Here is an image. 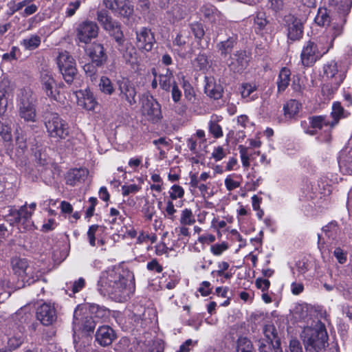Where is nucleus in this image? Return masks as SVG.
<instances>
[{
    "label": "nucleus",
    "instance_id": "nucleus-1",
    "mask_svg": "<svg viewBox=\"0 0 352 352\" xmlns=\"http://www.w3.org/2000/svg\"><path fill=\"white\" fill-rule=\"evenodd\" d=\"M120 267H112L102 272L98 283V289L103 296H109L119 300L129 296L131 289L129 280Z\"/></svg>",
    "mask_w": 352,
    "mask_h": 352
},
{
    "label": "nucleus",
    "instance_id": "nucleus-2",
    "mask_svg": "<svg viewBox=\"0 0 352 352\" xmlns=\"http://www.w3.org/2000/svg\"><path fill=\"white\" fill-rule=\"evenodd\" d=\"M331 48V44L328 43V39L320 36L316 41H309L303 46L300 59L305 67L313 65L317 60L327 54Z\"/></svg>",
    "mask_w": 352,
    "mask_h": 352
},
{
    "label": "nucleus",
    "instance_id": "nucleus-3",
    "mask_svg": "<svg viewBox=\"0 0 352 352\" xmlns=\"http://www.w3.org/2000/svg\"><path fill=\"white\" fill-rule=\"evenodd\" d=\"M36 99L29 89L20 90L17 97V107L19 116L26 122H35Z\"/></svg>",
    "mask_w": 352,
    "mask_h": 352
},
{
    "label": "nucleus",
    "instance_id": "nucleus-4",
    "mask_svg": "<svg viewBox=\"0 0 352 352\" xmlns=\"http://www.w3.org/2000/svg\"><path fill=\"white\" fill-rule=\"evenodd\" d=\"M301 337L307 348L322 349L325 346L328 336L324 326L320 323L316 327L304 328Z\"/></svg>",
    "mask_w": 352,
    "mask_h": 352
},
{
    "label": "nucleus",
    "instance_id": "nucleus-5",
    "mask_svg": "<svg viewBox=\"0 0 352 352\" xmlns=\"http://www.w3.org/2000/svg\"><path fill=\"white\" fill-rule=\"evenodd\" d=\"M345 69L340 63L334 60H331L323 67V78L328 81L327 85H324L322 90L325 87H331V91L336 90L345 78Z\"/></svg>",
    "mask_w": 352,
    "mask_h": 352
},
{
    "label": "nucleus",
    "instance_id": "nucleus-6",
    "mask_svg": "<svg viewBox=\"0 0 352 352\" xmlns=\"http://www.w3.org/2000/svg\"><path fill=\"white\" fill-rule=\"evenodd\" d=\"M45 125L51 138L65 139L69 135L67 124L56 113L46 114L45 116Z\"/></svg>",
    "mask_w": 352,
    "mask_h": 352
},
{
    "label": "nucleus",
    "instance_id": "nucleus-7",
    "mask_svg": "<svg viewBox=\"0 0 352 352\" xmlns=\"http://www.w3.org/2000/svg\"><path fill=\"white\" fill-rule=\"evenodd\" d=\"M36 208V203L33 202L28 205L25 203L19 210L10 209L9 212L10 221L11 225L21 224L25 230L32 225V216Z\"/></svg>",
    "mask_w": 352,
    "mask_h": 352
},
{
    "label": "nucleus",
    "instance_id": "nucleus-8",
    "mask_svg": "<svg viewBox=\"0 0 352 352\" xmlns=\"http://www.w3.org/2000/svg\"><path fill=\"white\" fill-rule=\"evenodd\" d=\"M57 64L65 80L71 83L77 73L73 57L67 51L60 52L57 57Z\"/></svg>",
    "mask_w": 352,
    "mask_h": 352
},
{
    "label": "nucleus",
    "instance_id": "nucleus-9",
    "mask_svg": "<svg viewBox=\"0 0 352 352\" xmlns=\"http://www.w3.org/2000/svg\"><path fill=\"white\" fill-rule=\"evenodd\" d=\"M99 27L94 21L85 20L80 23L76 28L77 40L82 43L88 44L92 39L98 37Z\"/></svg>",
    "mask_w": 352,
    "mask_h": 352
},
{
    "label": "nucleus",
    "instance_id": "nucleus-10",
    "mask_svg": "<svg viewBox=\"0 0 352 352\" xmlns=\"http://www.w3.org/2000/svg\"><path fill=\"white\" fill-rule=\"evenodd\" d=\"M142 112L152 123H157L162 119L161 105L152 96H147L142 100Z\"/></svg>",
    "mask_w": 352,
    "mask_h": 352
},
{
    "label": "nucleus",
    "instance_id": "nucleus-11",
    "mask_svg": "<svg viewBox=\"0 0 352 352\" xmlns=\"http://www.w3.org/2000/svg\"><path fill=\"white\" fill-rule=\"evenodd\" d=\"M97 21L102 26L104 30L109 32L111 34L115 35L116 41L121 44L122 42V33L120 30L118 22L114 21L106 10H100L97 12Z\"/></svg>",
    "mask_w": 352,
    "mask_h": 352
},
{
    "label": "nucleus",
    "instance_id": "nucleus-12",
    "mask_svg": "<svg viewBox=\"0 0 352 352\" xmlns=\"http://www.w3.org/2000/svg\"><path fill=\"white\" fill-rule=\"evenodd\" d=\"M95 322L93 318L82 311V309L76 308L74 313L73 329L76 331H93Z\"/></svg>",
    "mask_w": 352,
    "mask_h": 352
},
{
    "label": "nucleus",
    "instance_id": "nucleus-13",
    "mask_svg": "<svg viewBox=\"0 0 352 352\" xmlns=\"http://www.w3.org/2000/svg\"><path fill=\"white\" fill-rule=\"evenodd\" d=\"M155 42L151 30L142 28L136 31V47L142 52H150Z\"/></svg>",
    "mask_w": 352,
    "mask_h": 352
},
{
    "label": "nucleus",
    "instance_id": "nucleus-14",
    "mask_svg": "<svg viewBox=\"0 0 352 352\" xmlns=\"http://www.w3.org/2000/svg\"><path fill=\"white\" fill-rule=\"evenodd\" d=\"M120 96L125 100L129 105H133L136 103V89L134 85L126 78H122L117 82Z\"/></svg>",
    "mask_w": 352,
    "mask_h": 352
},
{
    "label": "nucleus",
    "instance_id": "nucleus-15",
    "mask_svg": "<svg viewBox=\"0 0 352 352\" xmlns=\"http://www.w3.org/2000/svg\"><path fill=\"white\" fill-rule=\"evenodd\" d=\"M36 317L43 325L48 326L56 320V311L53 305L44 303L38 308Z\"/></svg>",
    "mask_w": 352,
    "mask_h": 352
},
{
    "label": "nucleus",
    "instance_id": "nucleus-16",
    "mask_svg": "<svg viewBox=\"0 0 352 352\" xmlns=\"http://www.w3.org/2000/svg\"><path fill=\"white\" fill-rule=\"evenodd\" d=\"M250 57L245 51H237L231 57L228 66L234 73H241L248 65Z\"/></svg>",
    "mask_w": 352,
    "mask_h": 352
},
{
    "label": "nucleus",
    "instance_id": "nucleus-17",
    "mask_svg": "<svg viewBox=\"0 0 352 352\" xmlns=\"http://www.w3.org/2000/svg\"><path fill=\"white\" fill-rule=\"evenodd\" d=\"M287 38L292 41L300 40L303 34V25L299 19L289 16L287 19Z\"/></svg>",
    "mask_w": 352,
    "mask_h": 352
},
{
    "label": "nucleus",
    "instance_id": "nucleus-18",
    "mask_svg": "<svg viewBox=\"0 0 352 352\" xmlns=\"http://www.w3.org/2000/svg\"><path fill=\"white\" fill-rule=\"evenodd\" d=\"M41 84L47 96L57 100V96L58 95V85L49 72L41 74Z\"/></svg>",
    "mask_w": 352,
    "mask_h": 352
},
{
    "label": "nucleus",
    "instance_id": "nucleus-19",
    "mask_svg": "<svg viewBox=\"0 0 352 352\" xmlns=\"http://www.w3.org/2000/svg\"><path fill=\"white\" fill-rule=\"evenodd\" d=\"M116 337L113 329L107 325L100 327L96 333V340L103 346L110 345Z\"/></svg>",
    "mask_w": 352,
    "mask_h": 352
},
{
    "label": "nucleus",
    "instance_id": "nucleus-20",
    "mask_svg": "<svg viewBox=\"0 0 352 352\" xmlns=\"http://www.w3.org/2000/svg\"><path fill=\"white\" fill-rule=\"evenodd\" d=\"M88 54L92 63L98 67L102 66L107 58L104 47L100 43H94L88 50Z\"/></svg>",
    "mask_w": 352,
    "mask_h": 352
},
{
    "label": "nucleus",
    "instance_id": "nucleus-21",
    "mask_svg": "<svg viewBox=\"0 0 352 352\" xmlns=\"http://www.w3.org/2000/svg\"><path fill=\"white\" fill-rule=\"evenodd\" d=\"M340 170L347 175H352V150L345 148L340 151L338 157Z\"/></svg>",
    "mask_w": 352,
    "mask_h": 352
},
{
    "label": "nucleus",
    "instance_id": "nucleus-22",
    "mask_svg": "<svg viewBox=\"0 0 352 352\" xmlns=\"http://www.w3.org/2000/svg\"><path fill=\"white\" fill-rule=\"evenodd\" d=\"M11 266L14 273L21 278L23 275L29 274L32 268L26 258L14 257L11 260Z\"/></svg>",
    "mask_w": 352,
    "mask_h": 352
},
{
    "label": "nucleus",
    "instance_id": "nucleus-23",
    "mask_svg": "<svg viewBox=\"0 0 352 352\" xmlns=\"http://www.w3.org/2000/svg\"><path fill=\"white\" fill-rule=\"evenodd\" d=\"M223 87L221 84L217 82L214 78H206L205 93L210 98L218 100L223 94Z\"/></svg>",
    "mask_w": 352,
    "mask_h": 352
},
{
    "label": "nucleus",
    "instance_id": "nucleus-24",
    "mask_svg": "<svg viewBox=\"0 0 352 352\" xmlns=\"http://www.w3.org/2000/svg\"><path fill=\"white\" fill-rule=\"evenodd\" d=\"M78 104L87 110H94L97 102L93 94L88 90L80 91L78 95Z\"/></svg>",
    "mask_w": 352,
    "mask_h": 352
},
{
    "label": "nucleus",
    "instance_id": "nucleus-25",
    "mask_svg": "<svg viewBox=\"0 0 352 352\" xmlns=\"http://www.w3.org/2000/svg\"><path fill=\"white\" fill-rule=\"evenodd\" d=\"M117 9L116 14L119 16L129 18L134 12V7L129 0H116Z\"/></svg>",
    "mask_w": 352,
    "mask_h": 352
},
{
    "label": "nucleus",
    "instance_id": "nucleus-26",
    "mask_svg": "<svg viewBox=\"0 0 352 352\" xmlns=\"http://www.w3.org/2000/svg\"><path fill=\"white\" fill-rule=\"evenodd\" d=\"M159 85L166 91H169L171 87L174 83L173 74L169 69H166L165 73L161 74L158 76Z\"/></svg>",
    "mask_w": 352,
    "mask_h": 352
},
{
    "label": "nucleus",
    "instance_id": "nucleus-27",
    "mask_svg": "<svg viewBox=\"0 0 352 352\" xmlns=\"http://www.w3.org/2000/svg\"><path fill=\"white\" fill-rule=\"evenodd\" d=\"M87 175L88 170L86 168L73 169L67 175V184L74 186L77 182L84 179Z\"/></svg>",
    "mask_w": 352,
    "mask_h": 352
},
{
    "label": "nucleus",
    "instance_id": "nucleus-28",
    "mask_svg": "<svg viewBox=\"0 0 352 352\" xmlns=\"http://www.w3.org/2000/svg\"><path fill=\"white\" fill-rule=\"evenodd\" d=\"M342 25L343 21L340 19L339 21H332L328 29V34L324 36L328 39V43L331 44V47L335 38L342 34Z\"/></svg>",
    "mask_w": 352,
    "mask_h": 352
},
{
    "label": "nucleus",
    "instance_id": "nucleus-29",
    "mask_svg": "<svg viewBox=\"0 0 352 352\" xmlns=\"http://www.w3.org/2000/svg\"><path fill=\"white\" fill-rule=\"evenodd\" d=\"M301 104L296 100H290L283 107L284 116L286 118H293L299 112Z\"/></svg>",
    "mask_w": 352,
    "mask_h": 352
},
{
    "label": "nucleus",
    "instance_id": "nucleus-30",
    "mask_svg": "<svg viewBox=\"0 0 352 352\" xmlns=\"http://www.w3.org/2000/svg\"><path fill=\"white\" fill-rule=\"evenodd\" d=\"M221 120V117L212 116L208 122L209 132L214 138L223 137V133L221 126L219 124V122Z\"/></svg>",
    "mask_w": 352,
    "mask_h": 352
},
{
    "label": "nucleus",
    "instance_id": "nucleus-31",
    "mask_svg": "<svg viewBox=\"0 0 352 352\" xmlns=\"http://www.w3.org/2000/svg\"><path fill=\"white\" fill-rule=\"evenodd\" d=\"M257 89L255 83L245 82L240 87V92L242 98H247L248 100H254L257 98L256 94H254Z\"/></svg>",
    "mask_w": 352,
    "mask_h": 352
},
{
    "label": "nucleus",
    "instance_id": "nucleus-32",
    "mask_svg": "<svg viewBox=\"0 0 352 352\" xmlns=\"http://www.w3.org/2000/svg\"><path fill=\"white\" fill-rule=\"evenodd\" d=\"M41 42V38L36 34H31L21 41V45L25 50H34L38 47Z\"/></svg>",
    "mask_w": 352,
    "mask_h": 352
},
{
    "label": "nucleus",
    "instance_id": "nucleus-33",
    "mask_svg": "<svg viewBox=\"0 0 352 352\" xmlns=\"http://www.w3.org/2000/svg\"><path fill=\"white\" fill-rule=\"evenodd\" d=\"M291 72L289 69L283 67L278 75L277 81L278 89L279 91H283L287 87L290 82Z\"/></svg>",
    "mask_w": 352,
    "mask_h": 352
},
{
    "label": "nucleus",
    "instance_id": "nucleus-34",
    "mask_svg": "<svg viewBox=\"0 0 352 352\" xmlns=\"http://www.w3.org/2000/svg\"><path fill=\"white\" fill-rule=\"evenodd\" d=\"M269 21L266 18V14L264 12H257L254 20V27L257 33H261L263 31L266 30Z\"/></svg>",
    "mask_w": 352,
    "mask_h": 352
},
{
    "label": "nucleus",
    "instance_id": "nucleus-35",
    "mask_svg": "<svg viewBox=\"0 0 352 352\" xmlns=\"http://www.w3.org/2000/svg\"><path fill=\"white\" fill-rule=\"evenodd\" d=\"M322 232L328 239L335 240L338 236L340 230L338 223L336 221H332L322 228Z\"/></svg>",
    "mask_w": 352,
    "mask_h": 352
},
{
    "label": "nucleus",
    "instance_id": "nucleus-36",
    "mask_svg": "<svg viewBox=\"0 0 352 352\" xmlns=\"http://www.w3.org/2000/svg\"><path fill=\"white\" fill-rule=\"evenodd\" d=\"M309 315V308L306 304L297 305L293 313V316L296 321L305 320Z\"/></svg>",
    "mask_w": 352,
    "mask_h": 352
},
{
    "label": "nucleus",
    "instance_id": "nucleus-37",
    "mask_svg": "<svg viewBox=\"0 0 352 352\" xmlns=\"http://www.w3.org/2000/svg\"><path fill=\"white\" fill-rule=\"evenodd\" d=\"M99 89L101 92L106 95H111L115 91L112 82L107 76H102L100 78Z\"/></svg>",
    "mask_w": 352,
    "mask_h": 352
},
{
    "label": "nucleus",
    "instance_id": "nucleus-38",
    "mask_svg": "<svg viewBox=\"0 0 352 352\" xmlns=\"http://www.w3.org/2000/svg\"><path fill=\"white\" fill-rule=\"evenodd\" d=\"M310 124L313 129H321L324 126L331 127L329 118L323 116H316L310 118Z\"/></svg>",
    "mask_w": 352,
    "mask_h": 352
},
{
    "label": "nucleus",
    "instance_id": "nucleus-39",
    "mask_svg": "<svg viewBox=\"0 0 352 352\" xmlns=\"http://www.w3.org/2000/svg\"><path fill=\"white\" fill-rule=\"evenodd\" d=\"M30 267L32 268L30 274L23 275L21 279L23 282L27 283L28 285H30L39 279L41 276V272L37 269L34 265H30Z\"/></svg>",
    "mask_w": 352,
    "mask_h": 352
},
{
    "label": "nucleus",
    "instance_id": "nucleus-40",
    "mask_svg": "<svg viewBox=\"0 0 352 352\" xmlns=\"http://www.w3.org/2000/svg\"><path fill=\"white\" fill-rule=\"evenodd\" d=\"M344 111L342 107L339 102H334L332 106L331 117L333 120L331 121V127L334 126L338 122V120L344 118Z\"/></svg>",
    "mask_w": 352,
    "mask_h": 352
},
{
    "label": "nucleus",
    "instance_id": "nucleus-41",
    "mask_svg": "<svg viewBox=\"0 0 352 352\" xmlns=\"http://www.w3.org/2000/svg\"><path fill=\"white\" fill-rule=\"evenodd\" d=\"M179 223L183 226H192L195 223V218L190 209L185 208L182 211Z\"/></svg>",
    "mask_w": 352,
    "mask_h": 352
},
{
    "label": "nucleus",
    "instance_id": "nucleus-42",
    "mask_svg": "<svg viewBox=\"0 0 352 352\" xmlns=\"http://www.w3.org/2000/svg\"><path fill=\"white\" fill-rule=\"evenodd\" d=\"M315 22L320 26L329 24L330 22V16L326 8H320L318 9L317 15L315 17Z\"/></svg>",
    "mask_w": 352,
    "mask_h": 352
},
{
    "label": "nucleus",
    "instance_id": "nucleus-43",
    "mask_svg": "<svg viewBox=\"0 0 352 352\" xmlns=\"http://www.w3.org/2000/svg\"><path fill=\"white\" fill-rule=\"evenodd\" d=\"M91 338L89 336H85L81 342H77L74 339L75 347L77 352H92L91 346Z\"/></svg>",
    "mask_w": 352,
    "mask_h": 352
},
{
    "label": "nucleus",
    "instance_id": "nucleus-44",
    "mask_svg": "<svg viewBox=\"0 0 352 352\" xmlns=\"http://www.w3.org/2000/svg\"><path fill=\"white\" fill-rule=\"evenodd\" d=\"M236 352H254L253 345L246 338H240L237 341Z\"/></svg>",
    "mask_w": 352,
    "mask_h": 352
},
{
    "label": "nucleus",
    "instance_id": "nucleus-45",
    "mask_svg": "<svg viewBox=\"0 0 352 352\" xmlns=\"http://www.w3.org/2000/svg\"><path fill=\"white\" fill-rule=\"evenodd\" d=\"M175 232L179 241H182L184 245L188 242L190 234L186 226L180 225V226L175 228Z\"/></svg>",
    "mask_w": 352,
    "mask_h": 352
},
{
    "label": "nucleus",
    "instance_id": "nucleus-46",
    "mask_svg": "<svg viewBox=\"0 0 352 352\" xmlns=\"http://www.w3.org/2000/svg\"><path fill=\"white\" fill-rule=\"evenodd\" d=\"M194 65L199 70H206L210 67V61L206 55L200 54L194 60Z\"/></svg>",
    "mask_w": 352,
    "mask_h": 352
},
{
    "label": "nucleus",
    "instance_id": "nucleus-47",
    "mask_svg": "<svg viewBox=\"0 0 352 352\" xmlns=\"http://www.w3.org/2000/svg\"><path fill=\"white\" fill-rule=\"evenodd\" d=\"M239 151L243 166L248 168L250 166V159L251 154L249 153V148L243 145L239 146Z\"/></svg>",
    "mask_w": 352,
    "mask_h": 352
},
{
    "label": "nucleus",
    "instance_id": "nucleus-48",
    "mask_svg": "<svg viewBox=\"0 0 352 352\" xmlns=\"http://www.w3.org/2000/svg\"><path fill=\"white\" fill-rule=\"evenodd\" d=\"M234 43V39L231 38H228L226 41L220 43V44L219 45V49L221 52V54L225 56L229 54L232 51Z\"/></svg>",
    "mask_w": 352,
    "mask_h": 352
},
{
    "label": "nucleus",
    "instance_id": "nucleus-49",
    "mask_svg": "<svg viewBox=\"0 0 352 352\" xmlns=\"http://www.w3.org/2000/svg\"><path fill=\"white\" fill-rule=\"evenodd\" d=\"M11 126L0 120V135L5 141L12 139Z\"/></svg>",
    "mask_w": 352,
    "mask_h": 352
},
{
    "label": "nucleus",
    "instance_id": "nucleus-50",
    "mask_svg": "<svg viewBox=\"0 0 352 352\" xmlns=\"http://www.w3.org/2000/svg\"><path fill=\"white\" fill-rule=\"evenodd\" d=\"M190 29L196 38L201 40L204 37L205 32L201 23H193L190 25Z\"/></svg>",
    "mask_w": 352,
    "mask_h": 352
},
{
    "label": "nucleus",
    "instance_id": "nucleus-51",
    "mask_svg": "<svg viewBox=\"0 0 352 352\" xmlns=\"http://www.w3.org/2000/svg\"><path fill=\"white\" fill-rule=\"evenodd\" d=\"M182 87L184 91V96L188 100H192L195 97V91L191 85L183 77Z\"/></svg>",
    "mask_w": 352,
    "mask_h": 352
},
{
    "label": "nucleus",
    "instance_id": "nucleus-52",
    "mask_svg": "<svg viewBox=\"0 0 352 352\" xmlns=\"http://www.w3.org/2000/svg\"><path fill=\"white\" fill-rule=\"evenodd\" d=\"M169 193L171 199L175 200L178 198L183 197L184 195V190L182 186L179 185H173L171 187Z\"/></svg>",
    "mask_w": 352,
    "mask_h": 352
},
{
    "label": "nucleus",
    "instance_id": "nucleus-53",
    "mask_svg": "<svg viewBox=\"0 0 352 352\" xmlns=\"http://www.w3.org/2000/svg\"><path fill=\"white\" fill-rule=\"evenodd\" d=\"M28 3V0L23 1L21 2L16 3L14 1H11L8 3V6L10 9L9 14L12 15L14 12L20 10L24 6H25Z\"/></svg>",
    "mask_w": 352,
    "mask_h": 352
},
{
    "label": "nucleus",
    "instance_id": "nucleus-54",
    "mask_svg": "<svg viewBox=\"0 0 352 352\" xmlns=\"http://www.w3.org/2000/svg\"><path fill=\"white\" fill-rule=\"evenodd\" d=\"M228 248V246L226 243L223 242L221 243H216L212 245L210 247V252L214 255V256H220L223 254V252L227 250Z\"/></svg>",
    "mask_w": 352,
    "mask_h": 352
},
{
    "label": "nucleus",
    "instance_id": "nucleus-55",
    "mask_svg": "<svg viewBox=\"0 0 352 352\" xmlns=\"http://www.w3.org/2000/svg\"><path fill=\"white\" fill-rule=\"evenodd\" d=\"M80 3L81 2L80 0L69 2L65 11L66 16L72 17L74 16L76 11L80 8Z\"/></svg>",
    "mask_w": 352,
    "mask_h": 352
},
{
    "label": "nucleus",
    "instance_id": "nucleus-56",
    "mask_svg": "<svg viewBox=\"0 0 352 352\" xmlns=\"http://www.w3.org/2000/svg\"><path fill=\"white\" fill-rule=\"evenodd\" d=\"M99 228L98 225H92L89 228L87 231V238L90 245L96 246V234Z\"/></svg>",
    "mask_w": 352,
    "mask_h": 352
},
{
    "label": "nucleus",
    "instance_id": "nucleus-57",
    "mask_svg": "<svg viewBox=\"0 0 352 352\" xmlns=\"http://www.w3.org/2000/svg\"><path fill=\"white\" fill-rule=\"evenodd\" d=\"M140 189L141 187L137 184L124 185L122 186V194L123 196H127L138 192Z\"/></svg>",
    "mask_w": 352,
    "mask_h": 352
},
{
    "label": "nucleus",
    "instance_id": "nucleus-58",
    "mask_svg": "<svg viewBox=\"0 0 352 352\" xmlns=\"http://www.w3.org/2000/svg\"><path fill=\"white\" fill-rule=\"evenodd\" d=\"M333 254L339 263L344 264L346 263L347 259V253L346 251H344L338 247L334 250Z\"/></svg>",
    "mask_w": 352,
    "mask_h": 352
},
{
    "label": "nucleus",
    "instance_id": "nucleus-59",
    "mask_svg": "<svg viewBox=\"0 0 352 352\" xmlns=\"http://www.w3.org/2000/svg\"><path fill=\"white\" fill-rule=\"evenodd\" d=\"M97 67L98 66L94 65L93 63H87L84 65L83 69L86 74L93 80L96 77Z\"/></svg>",
    "mask_w": 352,
    "mask_h": 352
},
{
    "label": "nucleus",
    "instance_id": "nucleus-60",
    "mask_svg": "<svg viewBox=\"0 0 352 352\" xmlns=\"http://www.w3.org/2000/svg\"><path fill=\"white\" fill-rule=\"evenodd\" d=\"M263 333L268 340L272 342L276 337V329L273 324H267L263 328Z\"/></svg>",
    "mask_w": 352,
    "mask_h": 352
},
{
    "label": "nucleus",
    "instance_id": "nucleus-61",
    "mask_svg": "<svg viewBox=\"0 0 352 352\" xmlns=\"http://www.w3.org/2000/svg\"><path fill=\"white\" fill-rule=\"evenodd\" d=\"M226 156V153L222 146L215 147L212 153V157L215 161H220Z\"/></svg>",
    "mask_w": 352,
    "mask_h": 352
},
{
    "label": "nucleus",
    "instance_id": "nucleus-62",
    "mask_svg": "<svg viewBox=\"0 0 352 352\" xmlns=\"http://www.w3.org/2000/svg\"><path fill=\"white\" fill-rule=\"evenodd\" d=\"M240 185V182L232 179L230 175H228L225 179V186L226 187V189L229 191H232L239 188Z\"/></svg>",
    "mask_w": 352,
    "mask_h": 352
},
{
    "label": "nucleus",
    "instance_id": "nucleus-63",
    "mask_svg": "<svg viewBox=\"0 0 352 352\" xmlns=\"http://www.w3.org/2000/svg\"><path fill=\"white\" fill-rule=\"evenodd\" d=\"M196 344L197 341L193 342L191 339H188L179 346L176 352H189Z\"/></svg>",
    "mask_w": 352,
    "mask_h": 352
},
{
    "label": "nucleus",
    "instance_id": "nucleus-64",
    "mask_svg": "<svg viewBox=\"0 0 352 352\" xmlns=\"http://www.w3.org/2000/svg\"><path fill=\"white\" fill-rule=\"evenodd\" d=\"M289 352H303L300 342L298 340L293 339L290 340Z\"/></svg>",
    "mask_w": 352,
    "mask_h": 352
}]
</instances>
